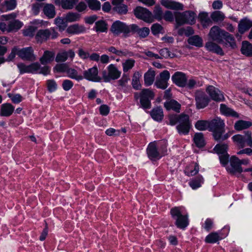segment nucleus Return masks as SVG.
I'll return each instance as SVG.
<instances>
[{"label": "nucleus", "instance_id": "bb28decb", "mask_svg": "<svg viewBox=\"0 0 252 252\" xmlns=\"http://www.w3.org/2000/svg\"><path fill=\"white\" fill-rule=\"evenodd\" d=\"M86 29L84 26L78 24H74L69 26L66 31L71 34H79L85 32Z\"/></svg>", "mask_w": 252, "mask_h": 252}, {"label": "nucleus", "instance_id": "a19ab883", "mask_svg": "<svg viewBox=\"0 0 252 252\" xmlns=\"http://www.w3.org/2000/svg\"><path fill=\"white\" fill-rule=\"evenodd\" d=\"M203 181L204 180L202 176H198L197 177L192 179L189 182V185L193 189H195L201 186Z\"/></svg>", "mask_w": 252, "mask_h": 252}, {"label": "nucleus", "instance_id": "a878e982", "mask_svg": "<svg viewBox=\"0 0 252 252\" xmlns=\"http://www.w3.org/2000/svg\"><path fill=\"white\" fill-rule=\"evenodd\" d=\"M14 110V107L10 103H5L1 105L0 115L9 117L12 115Z\"/></svg>", "mask_w": 252, "mask_h": 252}, {"label": "nucleus", "instance_id": "dca6fc26", "mask_svg": "<svg viewBox=\"0 0 252 252\" xmlns=\"http://www.w3.org/2000/svg\"><path fill=\"white\" fill-rule=\"evenodd\" d=\"M206 92L214 101L220 102L224 100L223 93L213 86H209L206 89Z\"/></svg>", "mask_w": 252, "mask_h": 252}, {"label": "nucleus", "instance_id": "4be33fe9", "mask_svg": "<svg viewBox=\"0 0 252 252\" xmlns=\"http://www.w3.org/2000/svg\"><path fill=\"white\" fill-rule=\"evenodd\" d=\"M205 46L207 50L210 52L215 53L221 56L224 55V52L222 48L213 40L207 42L205 43Z\"/></svg>", "mask_w": 252, "mask_h": 252}, {"label": "nucleus", "instance_id": "774afa93", "mask_svg": "<svg viewBox=\"0 0 252 252\" xmlns=\"http://www.w3.org/2000/svg\"><path fill=\"white\" fill-rule=\"evenodd\" d=\"M174 13L173 14L172 12L169 10H166L163 15V19L166 21L172 22L174 19Z\"/></svg>", "mask_w": 252, "mask_h": 252}, {"label": "nucleus", "instance_id": "79ce46f5", "mask_svg": "<svg viewBox=\"0 0 252 252\" xmlns=\"http://www.w3.org/2000/svg\"><path fill=\"white\" fill-rule=\"evenodd\" d=\"M141 76L138 71L134 72L132 76L131 84L133 88L136 90H139L141 86L139 80Z\"/></svg>", "mask_w": 252, "mask_h": 252}, {"label": "nucleus", "instance_id": "13d9d810", "mask_svg": "<svg viewBox=\"0 0 252 252\" xmlns=\"http://www.w3.org/2000/svg\"><path fill=\"white\" fill-rule=\"evenodd\" d=\"M181 118V114L178 115H170L168 116L169 122H167V124L171 126H174L177 123H179L180 119Z\"/></svg>", "mask_w": 252, "mask_h": 252}, {"label": "nucleus", "instance_id": "a18cd8bd", "mask_svg": "<svg viewBox=\"0 0 252 252\" xmlns=\"http://www.w3.org/2000/svg\"><path fill=\"white\" fill-rule=\"evenodd\" d=\"M195 127L199 130H205L210 128V122L205 120L197 121L195 124Z\"/></svg>", "mask_w": 252, "mask_h": 252}, {"label": "nucleus", "instance_id": "c756f323", "mask_svg": "<svg viewBox=\"0 0 252 252\" xmlns=\"http://www.w3.org/2000/svg\"><path fill=\"white\" fill-rule=\"evenodd\" d=\"M174 16L176 21L175 28L176 29H178L179 27L186 24L185 11L183 12H174Z\"/></svg>", "mask_w": 252, "mask_h": 252}, {"label": "nucleus", "instance_id": "052dcab7", "mask_svg": "<svg viewBox=\"0 0 252 252\" xmlns=\"http://www.w3.org/2000/svg\"><path fill=\"white\" fill-rule=\"evenodd\" d=\"M29 73H38L40 69V64L37 63H33L29 65Z\"/></svg>", "mask_w": 252, "mask_h": 252}, {"label": "nucleus", "instance_id": "4468645a", "mask_svg": "<svg viewBox=\"0 0 252 252\" xmlns=\"http://www.w3.org/2000/svg\"><path fill=\"white\" fill-rule=\"evenodd\" d=\"M170 78V73L168 70H165L159 74L155 82V85L158 88L165 89L168 86V81Z\"/></svg>", "mask_w": 252, "mask_h": 252}, {"label": "nucleus", "instance_id": "cd10ccee", "mask_svg": "<svg viewBox=\"0 0 252 252\" xmlns=\"http://www.w3.org/2000/svg\"><path fill=\"white\" fill-rule=\"evenodd\" d=\"M78 0H55L56 4L60 5L65 9H71Z\"/></svg>", "mask_w": 252, "mask_h": 252}, {"label": "nucleus", "instance_id": "09e8293b", "mask_svg": "<svg viewBox=\"0 0 252 252\" xmlns=\"http://www.w3.org/2000/svg\"><path fill=\"white\" fill-rule=\"evenodd\" d=\"M211 18L215 22H221L225 18V15L220 11H215L211 14Z\"/></svg>", "mask_w": 252, "mask_h": 252}, {"label": "nucleus", "instance_id": "f03ea898", "mask_svg": "<svg viewBox=\"0 0 252 252\" xmlns=\"http://www.w3.org/2000/svg\"><path fill=\"white\" fill-rule=\"evenodd\" d=\"M232 139L236 145L239 148H243L246 146L252 147V137L251 131H246L244 135H235Z\"/></svg>", "mask_w": 252, "mask_h": 252}, {"label": "nucleus", "instance_id": "5701e85b", "mask_svg": "<svg viewBox=\"0 0 252 252\" xmlns=\"http://www.w3.org/2000/svg\"><path fill=\"white\" fill-rule=\"evenodd\" d=\"M252 27V21L247 18L241 19L238 24V31L241 34H243Z\"/></svg>", "mask_w": 252, "mask_h": 252}, {"label": "nucleus", "instance_id": "338daca9", "mask_svg": "<svg viewBox=\"0 0 252 252\" xmlns=\"http://www.w3.org/2000/svg\"><path fill=\"white\" fill-rule=\"evenodd\" d=\"M68 69L67 65L65 63L57 64L54 68V70L57 72H66L67 73Z\"/></svg>", "mask_w": 252, "mask_h": 252}, {"label": "nucleus", "instance_id": "603ef678", "mask_svg": "<svg viewBox=\"0 0 252 252\" xmlns=\"http://www.w3.org/2000/svg\"><path fill=\"white\" fill-rule=\"evenodd\" d=\"M135 63V61L131 59L126 60V61L122 63L123 71L126 72L132 69Z\"/></svg>", "mask_w": 252, "mask_h": 252}, {"label": "nucleus", "instance_id": "7ed1b4c3", "mask_svg": "<svg viewBox=\"0 0 252 252\" xmlns=\"http://www.w3.org/2000/svg\"><path fill=\"white\" fill-rule=\"evenodd\" d=\"M107 68V71L103 70L102 72V78L104 82H109L112 80H116L120 77L121 72L114 64H110Z\"/></svg>", "mask_w": 252, "mask_h": 252}, {"label": "nucleus", "instance_id": "393cba45", "mask_svg": "<svg viewBox=\"0 0 252 252\" xmlns=\"http://www.w3.org/2000/svg\"><path fill=\"white\" fill-rule=\"evenodd\" d=\"M43 12L49 19L53 18L56 15L55 7L52 4H45L43 7Z\"/></svg>", "mask_w": 252, "mask_h": 252}, {"label": "nucleus", "instance_id": "f3484780", "mask_svg": "<svg viewBox=\"0 0 252 252\" xmlns=\"http://www.w3.org/2000/svg\"><path fill=\"white\" fill-rule=\"evenodd\" d=\"M230 167L227 170L232 174L240 173L243 172V169L240 164L239 158L235 156H232L230 158Z\"/></svg>", "mask_w": 252, "mask_h": 252}, {"label": "nucleus", "instance_id": "e2e57ef3", "mask_svg": "<svg viewBox=\"0 0 252 252\" xmlns=\"http://www.w3.org/2000/svg\"><path fill=\"white\" fill-rule=\"evenodd\" d=\"M163 27L159 24H153L151 27V31L154 35H157L162 32Z\"/></svg>", "mask_w": 252, "mask_h": 252}, {"label": "nucleus", "instance_id": "72a5a7b5", "mask_svg": "<svg viewBox=\"0 0 252 252\" xmlns=\"http://www.w3.org/2000/svg\"><path fill=\"white\" fill-rule=\"evenodd\" d=\"M164 106L167 110L172 109L176 112H179L181 108V105L177 101L173 99L165 102Z\"/></svg>", "mask_w": 252, "mask_h": 252}, {"label": "nucleus", "instance_id": "9d476101", "mask_svg": "<svg viewBox=\"0 0 252 252\" xmlns=\"http://www.w3.org/2000/svg\"><path fill=\"white\" fill-rule=\"evenodd\" d=\"M190 123L189 121V117L186 114H181V118L176 128L180 134H187L190 128Z\"/></svg>", "mask_w": 252, "mask_h": 252}, {"label": "nucleus", "instance_id": "4d7b16f0", "mask_svg": "<svg viewBox=\"0 0 252 252\" xmlns=\"http://www.w3.org/2000/svg\"><path fill=\"white\" fill-rule=\"evenodd\" d=\"M113 10L120 14H126L127 12V6L123 3L113 7Z\"/></svg>", "mask_w": 252, "mask_h": 252}, {"label": "nucleus", "instance_id": "c03bdc74", "mask_svg": "<svg viewBox=\"0 0 252 252\" xmlns=\"http://www.w3.org/2000/svg\"><path fill=\"white\" fill-rule=\"evenodd\" d=\"M194 142L198 147H203L205 145V142L202 133H196L193 138Z\"/></svg>", "mask_w": 252, "mask_h": 252}, {"label": "nucleus", "instance_id": "ea45409f", "mask_svg": "<svg viewBox=\"0 0 252 252\" xmlns=\"http://www.w3.org/2000/svg\"><path fill=\"white\" fill-rule=\"evenodd\" d=\"M8 32L12 31H17L23 26V23L18 20H10L8 23Z\"/></svg>", "mask_w": 252, "mask_h": 252}, {"label": "nucleus", "instance_id": "864d4df0", "mask_svg": "<svg viewBox=\"0 0 252 252\" xmlns=\"http://www.w3.org/2000/svg\"><path fill=\"white\" fill-rule=\"evenodd\" d=\"M219 234L216 232H213L207 235L205 238V242L208 243H215L220 240Z\"/></svg>", "mask_w": 252, "mask_h": 252}, {"label": "nucleus", "instance_id": "c9c22d12", "mask_svg": "<svg viewBox=\"0 0 252 252\" xmlns=\"http://www.w3.org/2000/svg\"><path fill=\"white\" fill-rule=\"evenodd\" d=\"M241 51L243 55L251 57L252 55V44L247 41H243Z\"/></svg>", "mask_w": 252, "mask_h": 252}, {"label": "nucleus", "instance_id": "1a4fd4ad", "mask_svg": "<svg viewBox=\"0 0 252 252\" xmlns=\"http://www.w3.org/2000/svg\"><path fill=\"white\" fill-rule=\"evenodd\" d=\"M134 15L137 18L142 19L147 23H151L153 22L152 12L145 8L137 7L134 10Z\"/></svg>", "mask_w": 252, "mask_h": 252}, {"label": "nucleus", "instance_id": "c85d7f7f", "mask_svg": "<svg viewBox=\"0 0 252 252\" xmlns=\"http://www.w3.org/2000/svg\"><path fill=\"white\" fill-rule=\"evenodd\" d=\"M220 111L221 114L226 116H231L237 118L239 117V114L224 104H220Z\"/></svg>", "mask_w": 252, "mask_h": 252}, {"label": "nucleus", "instance_id": "ddd939ff", "mask_svg": "<svg viewBox=\"0 0 252 252\" xmlns=\"http://www.w3.org/2000/svg\"><path fill=\"white\" fill-rule=\"evenodd\" d=\"M195 100L196 107L198 109H202L206 107L209 102V98L204 92L200 91H197L195 94Z\"/></svg>", "mask_w": 252, "mask_h": 252}, {"label": "nucleus", "instance_id": "e433bc0d", "mask_svg": "<svg viewBox=\"0 0 252 252\" xmlns=\"http://www.w3.org/2000/svg\"><path fill=\"white\" fill-rule=\"evenodd\" d=\"M199 169L198 164L196 162L192 163L186 168L185 172L188 176H192L198 172Z\"/></svg>", "mask_w": 252, "mask_h": 252}, {"label": "nucleus", "instance_id": "6e6d98bb", "mask_svg": "<svg viewBox=\"0 0 252 252\" xmlns=\"http://www.w3.org/2000/svg\"><path fill=\"white\" fill-rule=\"evenodd\" d=\"M154 96V92L149 89H143L140 94V96L149 99L150 100L153 99Z\"/></svg>", "mask_w": 252, "mask_h": 252}, {"label": "nucleus", "instance_id": "2eb2a0df", "mask_svg": "<svg viewBox=\"0 0 252 252\" xmlns=\"http://www.w3.org/2000/svg\"><path fill=\"white\" fill-rule=\"evenodd\" d=\"M83 77L86 79L93 82H100L101 78L98 76V68L96 66L84 71Z\"/></svg>", "mask_w": 252, "mask_h": 252}, {"label": "nucleus", "instance_id": "f8f14e48", "mask_svg": "<svg viewBox=\"0 0 252 252\" xmlns=\"http://www.w3.org/2000/svg\"><path fill=\"white\" fill-rule=\"evenodd\" d=\"M224 126L223 121L219 118L214 119L210 122V130L213 132L214 138L216 136V134L224 132Z\"/></svg>", "mask_w": 252, "mask_h": 252}, {"label": "nucleus", "instance_id": "de8ad7c7", "mask_svg": "<svg viewBox=\"0 0 252 252\" xmlns=\"http://www.w3.org/2000/svg\"><path fill=\"white\" fill-rule=\"evenodd\" d=\"M80 17V14L77 13L68 12L65 16V20L66 22H73L79 21Z\"/></svg>", "mask_w": 252, "mask_h": 252}, {"label": "nucleus", "instance_id": "4c0bfd02", "mask_svg": "<svg viewBox=\"0 0 252 252\" xmlns=\"http://www.w3.org/2000/svg\"><path fill=\"white\" fill-rule=\"evenodd\" d=\"M67 75L71 79L80 81L83 79L84 77L74 68H69L67 71Z\"/></svg>", "mask_w": 252, "mask_h": 252}, {"label": "nucleus", "instance_id": "412c9836", "mask_svg": "<svg viewBox=\"0 0 252 252\" xmlns=\"http://www.w3.org/2000/svg\"><path fill=\"white\" fill-rule=\"evenodd\" d=\"M223 46L230 49H235L237 48V44L234 36L226 32L224 38H223Z\"/></svg>", "mask_w": 252, "mask_h": 252}, {"label": "nucleus", "instance_id": "69168bd1", "mask_svg": "<svg viewBox=\"0 0 252 252\" xmlns=\"http://www.w3.org/2000/svg\"><path fill=\"white\" fill-rule=\"evenodd\" d=\"M223 133L224 132H220L219 134H216L214 139L217 141H223L226 140L232 134L230 132L224 134H223Z\"/></svg>", "mask_w": 252, "mask_h": 252}, {"label": "nucleus", "instance_id": "8fccbe9b", "mask_svg": "<svg viewBox=\"0 0 252 252\" xmlns=\"http://www.w3.org/2000/svg\"><path fill=\"white\" fill-rule=\"evenodd\" d=\"M153 13V19L155 18L160 21L163 19V13L161 7L159 5H158L155 6Z\"/></svg>", "mask_w": 252, "mask_h": 252}, {"label": "nucleus", "instance_id": "37998d69", "mask_svg": "<svg viewBox=\"0 0 252 252\" xmlns=\"http://www.w3.org/2000/svg\"><path fill=\"white\" fill-rule=\"evenodd\" d=\"M188 43L196 47H202L203 46V40L198 35H194L188 39Z\"/></svg>", "mask_w": 252, "mask_h": 252}, {"label": "nucleus", "instance_id": "aec40b11", "mask_svg": "<svg viewBox=\"0 0 252 252\" xmlns=\"http://www.w3.org/2000/svg\"><path fill=\"white\" fill-rule=\"evenodd\" d=\"M161 4L167 9L175 10H183L184 5L181 3L172 0H161Z\"/></svg>", "mask_w": 252, "mask_h": 252}, {"label": "nucleus", "instance_id": "b1692460", "mask_svg": "<svg viewBox=\"0 0 252 252\" xmlns=\"http://www.w3.org/2000/svg\"><path fill=\"white\" fill-rule=\"evenodd\" d=\"M55 52L46 50L44 51L42 56L40 58L39 61L42 64L45 65L54 61Z\"/></svg>", "mask_w": 252, "mask_h": 252}, {"label": "nucleus", "instance_id": "5fc2aeb1", "mask_svg": "<svg viewBox=\"0 0 252 252\" xmlns=\"http://www.w3.org/2000/svg\"><path fill=\"white\" fill-rule=\"evenodd\" d=\"M159 53L160 54V58L162 59H167L168 58H173L175 57V54L170 52L167 48L160 49L159 51Z\"/></svg>", "mask_w": 252, "mask_h": 252}, {"label": "nucleus", "instance_id": "423d86ee", "mask_svg": "<svg viewBox=\"0 0 252 252\" xmlns=\"http://www.w3.org/2000/svg\"><path fill=\"white\" fill-rule=\"evenodd\" d=\"M228 145L226 144H218L214 148L215 152L219 155L220 163L225 166L228 161L229 155L227 153Z\"/></svg>", "mask_w": 252, "mask_h": 252}, {"label": "nucleus", "instance_id": "49530a36", "mask_svg": "<svg viewBox=\"0 0 252 252\" xmlns=\"http://www.w3.org/2000/svg\"><path fill=\"white\" fill-rule=\"evenodd\" d=\"M86 1L90 9L94 11L100 9L101 3L98 0H87Z\"/></svg>", "mask_w": 252, "mask_h": 252}, {"label": "nucleus", "instance_id": "0eeeda50", "mask_svg": "<svg viewBox=\"0 0 252 252\" xmlns=\"http://www.w3.org/2000/svg\"><path fill=\"white\" fill-rule=\"evenodd\" d=\"M148 157L152 160H155L160 158L162 156L165 155L167 152V149L165 146L164 148L159 149L158 151L156 144L154 142L150 143L147 150Z\"/></svg>", "mask_w": 252, "mask_h": 252}, {"label": "nucleus", "instance_id": "bf43d9fd", "mask_svg": "<svg viewBox=\"0 0 252 252\" xmlns=\"http://www.w3.org/2000/svg\"><path fill=\"white\" fill-rule=\"evenodd\" d=\"M55 24L60 31H63L67 26L64 20L60 17H57L55 19Z\"/></svg>", "mask_w": 252, "mask_h": 252}, {"label": "nucleus", "instance_id": "473e14b6", "mask_svg": "<svg viewBox=\"0 0 252 252\" xmlns=\"http://www.w3.org/2000/svg\"><path fill=\"white\" fill-rule=\"evenodd\" d=\"M155 77V72L151 69L149 70L144 74V83L145 86H149L153 84Z\"/></svg>", "mask_w": 252, "mask_h": 252}, {"label": "nucleus", "instance_id": "7c9ffc66", "mask_svg": "<svg viewBox=\"0 0 252 252\" xmlns=\"http://www.w3.org/2000/svg\"><path fill=\"white\" fill-rule=\"evenodd\" d=\"M152 118L157 121H161L163 118V112L160 107L154 108L150 112Z\"/></svg>", "mask_w": 252, "mask_h": 252}, {"label": "nucleus", "instance_id": "f704fd0d", "mask_svg": "<svg viewBox=\"0 0 252 252\" xmlns=\"http://www.w3.org/2000/svg\"><path fill=\"white\" fill-rule=\"evenodd\" d=\"M128 80H129L128 76L126 74H124L121 79L118 81L119 86L121 87V89L124 90L125 92H128L130 90V87L127 86Z\"/></svg>", "mask_w": 252, "mask_h": 252}, {"label": "nucleus", "instance_id": "a211bd4d", "mask_svg": "<svg viewBox=\"0 0 252 252\" xmlns=\"http://www.w3.org/2000/svg\"><path fill=\"white\" fill-rule=\"evenodd\" d=\"M173 82L179 87H184L186 86L187 77L185 73L177 71L172 76Z\"/></svg>", "mask_w": 252, "mask_h": 252}, {"label": "nucleus", "instance_id": "0e129e2a", "mask_svg": "<svg viewBox=\"0 0 252 252\" xmlns=\"http://www.w3.org/2000/svg\"><path fill=\"white\" fill-rule=\"evenodd\" d=\"M140 102L144 109H150L151 107V100L140 96Z\"/></svg>", "mask_w": 252, "mask_h": 252}, {"label": "nucleus", "instance_id": "2f4dec72", "mask_svg": "<svg viewBox=\"0 0 252 252\" xmlns=\"http://www.w3.org/2000/svg\"><path fill=\"white\" fill-rule=\"evenodd\" d=\"M201 24L204 28H207L212 24V21L209 18L208 14L207 12H201L198 15Z\"/></svg>", "mask_w": 252, "mask_h": 252}, {"label": "nucleus", "instance_id": "39448f33", "mask_svg": "<svg viewBox=\"0 0 252 252\" xmlns=\"http://www.w3.org/2000/svg\"><path fill=\"white\" fill-rule=\"evenodd\" d=\"M131 25H126V24L119 21L114 22L111 28V31L116 35L123 33L125 37L128 36L130 33Z\"/></svg>", "mask_w": 252, "mask_h": 252}, {"label": "nucleus", "instance_id": "3c124183", "mask_svg": "<svg viewBox=\"0 0 252 252\" xmlns=\"http://www.w3.org/2000/svg\"><path fill=\"white\" fill-rule=\"evenodd\" d=\"M186 24H193L195 23V13L191 11H186Z\"/></svg>", "mask_w": 252, "mask_h": 252}, {"label": "nucleus", "instance_id": "58836bf2", "mask_svg": "<svg viewBox=\"0 0 252 252\" xmlns=\"http://www.w3.org/2000/svg\"><path fill=\"white\" fill-rule=\"evenodd\" d=\"M252 123L250 121L244 120H239L237 121L234 125V128L236 130H242L248 128L251 126Z\"/></svg>", "mask_w": 252, "mask_h": 252}, {"label": "nucleus", "instance_id": "f257e3e1", "mask_svg": "<svg viewBox=\"0 0 252 252\" xmlns=\"http://www.w3.org/2000/svg\"><path fill=\"white\" fill-rule=\"evenodd\" d=\"M172 218L175 220V225L178 228H185L189 225L188 216L183 213L182 207H175L170 210Z\"/></svg>", "mask_w": 252, "mask_h": 252}, {"label": "nucleus", "instance_id": "9b49d317", "mask_svg": "<svg viewBox=\"0 0 252 252\" xmlns=\"http://www.w3.org/2000/svg\"><path fill=\"white\" fill-rule=\"evenodd\" d=\"M17 55L24 61L33 62L36 60V56L34 54V50L32 47L18 49Z\"/></svg>", "mask_w": 252, "mask_h": 252}, {"label": "nucleus", "instance_id": "6e6552de", "mask_svg": "<svg viewBox=\"0 0 252 252\" xmlns=\"http://www.w3.org/2000/svg\"><path fill=\"white\" fill-rule=\"evenodd\" d=\"M226 32L219 27L214 26L211 28L208 36L212 40L218 43H221Z\"/></svg>", "mask_w": 252, "mask_h": 252}, {"label": "nucleus", "instance_id": "20e7f679", "mask_svg": "<svg viewBox=\"0 0 252 252\" xmlns=\"http://www.w3.org/2000/svg\"><path fill=\"white\" fill-rule=\"evenodd\" d=\"M59 34L54 28L50 29L40 30L38 31L35 35V39L37 42H42L50 38L54 39L58 37Z\"/></svg>", "mask_w": 252, "mask_h": 252}, {"label": "nucleus", "instance_id": "680f3d73", "mask_svg": "<svg viewBox=\"0 0 252 252\" xmlns=\"http://www.w3.org/2000/svg\"><path fill=\"white\" fill-rule=\"evenodd\" d=\"M106 24L103 21H98L95 23L96 32H105L107 28Z\"/></svg>", "mask_w": 252, "mask_h": 252}, {"label": "nucleus", "instance_id": "6ab92c4d", "mask_svg": "<svg viewBox=\"0 0 252 252\" xmlns=\"http://www.w3.org/2000/svg\"><path fill=\"white\" fill-rule=\"evenodd\" d=\"M130 33L132 34L136 33L140 38L146 37L150 33V29L147 27L140 28L135 24L131 25Z\"/></svg>", "mask_w": 252, "mask_h": 252}]
</instances>
